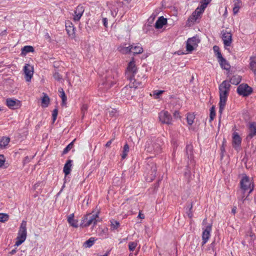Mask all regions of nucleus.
Wrapping results in <instances>:
<instances>
[{"instance_id": "38", "label": "nucleus", "mask_w": 256, "mask_h": 256, "mask_svg": "<svg viewBox=\"0 0 256 256\" xmlns=\"http://www.w3.org/2000/svg\"><path fill=\"white\" fill-rule=\"evenodd\" d=\"M106 114H108L110 117L116 116L118 114V112L114 108H108L106 110Z\"/></svg>"}, {"instance_id": "34", "label": "nucleus", "mask_w": 256, "mask_h": 256, "mask_svg": "<svg viewBox=\"0 0 256 256\" xmlns=\"http://www.w3.org/2000/svg\"><path fill=\"white\" fill-rule=\"evenodd\" d=\"M118 50L123 54H126L130 53L131 50V45L128 46H120L118 48Z\"/></svg>"}, {"instance_id": "60", "label": "nucleus", "mask_w": 256, "mask_h": 256, "mask_svg": "<svg viewBox=\"0 0 256 256\" xmlns=\"http://www.w3.org/2000/svg\"><path fill=\"white\" fill-rule=\"evenodd\" d=\"M138 217L140 218V219H144V214H142L140 212H139V214L138 215Z\"/></svg>"}, {"instance_id": "32", "label": "nucleus", "mask_w": 256, "mask_h": 256, "mask_svg": "<svg viewBox=\"0 0 256 256\" xmlns=\"http://www.w3.org/2000/svg\"><path fill=\"white\" fill-rule=\"evenodd\" d=\"M34 51L33 46H26L23 47L22 49V54L26 55L28 52H34Z\"/></svg>"}, {"instance_id": "14", "label": "nucleus", "mask_w": 256, "mask_h": 256, "mask_svg": "<svg viewBox=\"0 0 256 256\" xmlns=\"http://www.w3.org/2000/svg\"><path fill=\"white\" fill-rule=\"evenodd\" d=\"M84 8L82 4H79L76 6V10L74 11V14H73V20L74 22H78L84 12Z\"/></svg>"}, {"instance_id": "17", "label": "nucleus", "mask_w": 256, "mask_h": 256, "mask_svg": "<svg viewBox=\"0 0 256 256\" xmlns=\"http://www.w3.org/2000/svg\"><path fill=\"white\" fill-rule=\"evenodd\" d=\"M212 224H209L204 230L202 234V245L204 244L208 241L210 236V232L212 230Z\"/></svg>"}, {"instance_id": "28", "label": "nucleus", "mask_w": 256, "mask_h": 256, "mask_svg": "<svg viewBox=\"0 0 256 256\" xmlns=\"http://www.w3.org/2000/svg\"><path fill=\"white\" fill-rule=\"evenodd\" d=\"M255 57L251 56L250 58V68L254 72L255 75H256V60H255Z\"/></svg>"}, {"instance_id": "11", "label": "nucleus", "mask_w": 256, "mask_h": 256, "mask_svg": "<svg viewBox=\"0 0 256 256\" xmlns=\"http://www.w3.org/2000/svg\"><path fill=\"white\" fill-rule=\"evenodd\" d=\"M158 117L160 120L163 124H172V116L168 111H162L159 114Z\"/></svg>"}, {"instance_id": "42", "label": "nucleus", "mask_w": 256, "mask_h": 256, "mask_svg": "<svg viewBox=\"0 0 256 256\" xmlns=\"http://www.w3.org/2000/svg\"><path fill=\"white\" fill-rule=\"evenodd\" d=\"M216 116L215 108L214 106L210 108V121L212 122L214 120V118Z\"/></svg>"}, {"instance_id": "21", "label": "nucleus", "mask_w": 256, "mask_h": 256, "mask_svg": "<svg viewBox=\"0 0 256 256\" xmlns=\"http://www.w3.org/2000/svg\"><path fill=\"white\" fill-rule=\"evenodd\" d=\"M241 143L242 138L238 132H234L232 136V144L234 148L236 149L237 146L239 147L240 146Z\"/></svg>"}, {"instance_id": "16", "label": "nucleus", "mask_w": 256, "mask_h": 256, "mask_svg": "<svg viewBox=\"0 0 256 256\" xmlns=\"http://www.w3.org/2000/svg\"><path fill=\"white\" fill-rule=\"evenodd\" d=\"M25 78L26 82H30L33 76V68L29 64H26L24 68Z\"/></svg>"}, {"instance_id": "12", "label": "nucleus", "mask_w": 256, "mask_h": 256, "mask_svg": "<svg viewBox=\"0 0 256 256\" xmlns=\"http://www.w3.org/2000/svg\"><path fill=\"white\" fill-rule=\"evenodd\" d=\"M248 128V134L247 140H250L256 136V122H248L246 125Z\"/></svg>"}, {"instance_id": "44", "label": "nucleus", "mask_w": 256, "mask_h": 256, "mask_svg": "<svg viewBox=\"0 0 256 256\" xmlns=\"http://www.w3.org/2000/svg\"><path fill=\"white\" fill-rule=\"evenodd\" d=\"M137 246V242H130L128 243V249L130 251H134Z\"/></svg>"}, {"instance_id": "51", "label": "nucleus", "mask_w": 256, "mask_h": 256, "mask_svg": "<svg viewBox=\"0 0 256 256\" xmlns=\"http://www.w3.org/2000/svg\"><path fill=\"white\" fill-rule=\"evenodd\" d=\"M32 158H30L28 157V156L24 157V158L23 160L24 164H26L29 162L30 161L31 159H32Z\"/></svg>"}, {"instance_id": "46", "label": "nucleus", "mask_w": 256, "mask_h": 256, "mask_svg": "<svg viewBox=\"0 0 256 256\" xmlns=\"http://www.w3.org/2000/svg\"><path fill=\"white\" fill-rule=\"evenodd\" d=\"M58 114V110L57 108H54L52 113V122L54 123L56 121L57 116Z\"/></svg>"}, {"instance_id": "31", "label": "nucleus", "mask_w": 256, "mask_h": 256, "mask_svg": "<svg viewBox=\"0 0 256 256\" xmlns=\"http://www.w3.org/2000/svg\"><path fill=\"white\" fill-rule=\"evenodd\" d=\"M44 96L42 98V107H47L50 103V98L48 96L44 93H43Z\"/></svg>"}, {"instance_id": "47", "label": "nucleus", "mask_w": 256, "mask_h": 256, "mask_svg": "<svg viewBox=\"0 0 256 256\" xmlns=\"http://www.w3.org/2000/svg\"><path fill=\"white\" fill-rule=\"evenodd\" d=\"M88 106L86 104H83L81 108V111L82 114V117L84 116V114L87 112Z\"/></svg>"}, {"instance_id": "19", "label": "nucleus", "mask_w": 256, "mask_h": 256, "mask_svg": "<svg viewBox=\"0 0 256 256\" xmlns=\"http://www.w3.org/2000/svg\"><path fill=\"white\" fill-rule=\"evenodd\" d=\"M203 12L198 8L192 12L188 20V22H194L196 20Z\"/></svg>"}, {"instance_id": "27", "label": "nucleus", "mask_w": 256, "mask_h": 256, "mask_svg": "<svg viewBox=\"0 0 256 256\" xmlns=\"http://www.w3.org/2000/svg\"><path fill=\"white\" fill-rule=\"evenodd\" d=\"M10 142V138L8 137L3 136L0 140V148H4L8 145Z\"/></svg>"}, {"instance_id": "8", "label": "nucleus", "mask_w": 256, "mask_h": 256, "mask_svg": "<svg viewBox=\"0 0 256 256\" xmlns=\"http://www.w3.org/2000/svg\"><path fill=\"white\" fill-rule=\"evenodd\" d=\"M240 188L243 191L244 194L246 190H250L248 193L250 194L254 189V184L252 182L248 176L244 174L240 181Z\"/></svg>"}, {"instance_id": "50", "label": "nucleus", "mask_w": 256, "mask_h": 256, "mask_svg": "<svg viewBox=\"0 0 256 256\" xmlns=\"http://www.w3.org/2000/svg\"><path fill=\"white\" fill-rule=\"evenodd\" d=\"M5 162V158L3 154H0V168L4 166Z\"/></svg>"}, {"instance_id": "26", "label": "nucleus", "mask_w": 256, "mask_h": 256, "mask_svg": "<svg viewBox=\"0 0 256 256\" xmlns=\"http://www.w3.org/2000/svg\"><path fill=\"white\" fill-rule=\"evenodd\" d=\"M242 4V2L240 0H234L233 8V12L234 14H236L241 7Z\"/></svg>"}, {"instance_id": "48", "label": "nucleus", "mask_w": 256, "mask_h": 256, "mask_svg": "<svg viewBox=\"0 0 256 256\" xmlns=\"http://www.w3.org/2000/svg\"><path fill=\"white\" fill-rule=\"evenodd\" d=\"M53 76L57 80H60L62 78L61 75L58 72H56L54 74Z\"/></svg>"}, {"instance_id": "41", "label": "nucleus", "mask_w": 256, "mask_h": 256, "mask_svg": "<svg viewBox=\"0 0 256 256\" xmlns=\"http://www.w3.org/2000/svg\"><path fill=\"white\" fill-rule=\"evenodd\" d=\"M9 216L8 214L0 213V222H6L8 220Z\"/></svg>"}, {"instance_id": "5", "label": "nucleus", "mask_w": 256, "mask_h": 256, "mask_svg": "<svg viewBox=\"0 0 256 256\" xmlns=\"http://www.w3.org/2000/svg\"><path fill=\"white\" fill-rule=\"evenodd\" d=\"M157 168L156 164L153 162L148 160V162L146 166V170L145 172L146 180L148 182L152 181L156 176Z\"/></svg>"}, {"instance_id": "58", "label": "nucleus", "mask_w": 256, "mask_h": 256, "mask_svg": "<svg viewBox=\"0 0 256 256\" xmlns=\"http://www.w3.org/2000/svg\"><path fill=\"white\" fill-rule=\"evenodd\" d=\"M102 22L104 24V26L107 27L108 26V20L106 18H102Z\"/></svg>"}, {"instance_id": "54", "label": "nucleus", "mask_w": 256, "mask_h": 256, "mask_svg": "<svg viewBox=\"0 0 256 256\" xmlns=\"http://www.w3.org/2000/svg\"><path fill=\"white\" fill-rule=\"evenodd\" d=\"M173 116H174V118H180V112L178 111H175L174 114H173Z\"/></svg>"}, {"instance_id": "52", "label": "nucleus", "mask_w": 256, "mask_h": 256, "mask_svg": "<svg viewBox=\"0 0 256 256\" xmlns=\"http://www.w3.org/2000/svg\"><path fill=\"white\" fill-rule=\"evenodd\" d=\"M222 157L224 156V153L225 152V148H224V142H223L220 148Z\"/></svg>"}, {"instance_id": "53", "label": "nucleus", "mask_w": 256, "mask_h": 256, "mask_svg": "<svg viewBox=\"0 0 256 256\" xmlns=\"http://www.w3.org/2000/svg\"><path fill=\"white\" fill-rule=\"evenodd\" d=\"M164 92V90H155L153 92V93H154L153 94L154 96L156 95V96H158L162 94Z\"/></svg>"}, {"instance_id": "15", "label": "nucleus", "mask_w": 256, "mask_h": 256, "mask_svg": "<svg viewBox=\"0 0 256 256\" xmlns=\"http://www.w3.org/2000/svg\"><path fill=\"white\" fill-rule=\"evenodd\" d=\"M6 105L12 110H16L21 106L20 102L16 99L8 98L6 100Z\"/></svg>"}, {"instance_id": "13", "label": "nucleus", "mask_w": 256, "mask_h": 256, "mask_svg": "<svg viewBox=\"0 0 256 256\" xmlns=\"http://www.w3.org/2000/svg\"><path fill=\"white\" fill-rule=\"evenodd\" d=\"M222 39L224 46H230L232 42V34L226 30L222 31Z\"/></svg>"}, {"instance_id": "3", "label": "nucleus", "mask_w": 256, "mask_h": 256, "mask_svg": "<svg viewBox=\"0 0 256 256\" xmlns=\"http://www.w3.org/2000/svg\"><path fill=\"white\" fill-rule=\"evenodd\" d=\"M162 142L160 138H152L148 140L145 146V150L146 152L158 154L161 152Z\"/></svg>"}, {"instance_id": "57", "label": "nucleus", "mask_w": 256, "mask_h": 256, "mask_svg": "<svg viewBox=\"0 0 256 256\" xmlns=\"http://www.w3.org/2000/svg\"><path fill=\"white\" fill-rule=\"evenodd\" d=\"M213 50H214V52L215 54L217 53L218 52H220V48L218 46H214V47H213Z\"/></svg>"}, {"instance_id": "43", "label": "nucleus", "mask_w": 256, "mask_h": 256, "mask_svg": "<svg viewBox=\"0 0 256 256\" xmlns=\"http://www.w3.org/2000/svg\"><path fill=\"white\" fill-rule=\"evenodd\" d=\"M211 0H204V2L200 5V7H198V8L200 10H202V12H204L205 8L206 7L208 4H209Z\"/></svg>"}, {"instance_id": "1", "label": "nucleus", "mask_w": 256, "mask_h": 256, "mask_svg": "<svg viewBox=\"0 0 256 256\" xmlns=\"http://www.w3.org/2000/svg\"><path fill=\"white\" fill-rule=\"evenodd\" d=\"M137 68L133 58L128 64L126 70V77L130 80L128 85H126L122 89V93L124 94L127 100H131L134 96V92L136 88H142V81L138 82L136 84H134L135 80L132 82V77L137 73Z\"/></svg>"}, {"instance_id": "39", "label": "nucleus", "mask_w": 256, "mask_h": 256, "mask_svg": "<svg viewBox=\"0 0 256 256\" xmlns=\"http://www.w3.org/2000/svg\"><path fill=\"white\" fill-rule=\"evenodd\" d=\"M76 140V139L73 140L70 144H69L64 150L62 151V154H67L70 149L73 147L74 143V141Z\"/></svg>"}, {"instance_id": "45", "label": "nucleus", "mask_w": 256, "mask_h": 256, "mask_svg": "<svg viewBox=\"0 0 256 256\" xmlns=\"http://www.w3.org/2000/svg\"><path fill=\"white\" fill-rule=\"evenodd\" d=\"M120 223L116 220H113L111 222V228L116 230L120 226Z\"/></svg>"}, {"instance_id": "36", "label": "nucleus", "mask_w": 256, "mask_h": 256, "mask_svg": "<svg viewBox=\"0 0 256 256\" xmlns=\"http://www.w3.org/2000/svg\"><path fill=\"white\" fill-rule=\"evenodd\" d=\"M135 75H136V74L132 77V82L135 80L134 84H136L138 82H142V87H143L144 85V84L146 82V78L145 76L144 75H142V76H141L140 78H140V76H137L136 78H134Z\"/></svg>"}, {"instance_id": "24", "label": "nucleus", "mask_w": 256, "mask_h": 256, "mask_svg": "<svg viewBox=\"0 0 256 256\" xmlns=\"http://www.w3.org/2000/svg\"><path fill=\"white\" fill-rule=\"evenodd\" d=\"M68 224L74 228L78 227V221L74 219V214H72L68 217Z\"/></svg>"}, {"instance_id": "56", "label": "nucleus", "mask_w": 256, "mask_h": 256, "mask_svg": "<svg viewBox=\"0 0 256 256\" xmlns=\"http://www.w3.org/2000/svg\"><path fill=\"white\" fill-rule=\"evenodd\" d=\"M114 138L111 139L110 140L108 141L106 144V146L107 148H109L110 146V144H112V142L114 140Z\"/></svg>"}, {"instance_id": "23", "label": "nucleus", "mask_w": 256, "mask_h": 256, "mask_svg": "<svg viewBox=\"0 0 256 256\" xmlns=\"http://www.w3.org/2000/svg\"><path fill=\"white\" fill-rule=\"evenodd\" d=\"M72 160H67L66 162L64 165L63 172L64 173L66 176L69 174L70 172L71 168L72 166Z\"/></svg>"}, {"instance_id": "4", "label": "nucleus", "mask_w": 256, "mask_h": 256, "mask_svg": "<svg viewBox=\"0 0 256 256\" xmlns=\"http://www.w3.org/2000/svg\"><path fill=\"white\" fill-rule=\"evenodd\" d=\"M118 72L116 70H109L106 72L105 80L102 83L106 89L110 88L118 81Z\"/></svg>"}, {"instance_id": "25", "label": "nucleus", "mask_w": 256, "mask_h": 256, "mask_svg": "<svg viewBox=\"0 0 256 256\" xmlns=\"http://www.w3.org/2000/svg\"><path fill=\"white\" fill-rule=\"evenodd\" d=\"M131 49L132 50H133V53L134 54H142L143 52V48L141 44H137L136 46L132 44Z\"/></svg>"}, {"instance_id": "62", "label": "nucleus", "mask_w": 256, "mask_h": 256, "mask_svg": "<svg viewBox=\"0 0 256 256\" xmlns=\"http://www.w3.org/2000/svg\"><path fill=\"white\" fill-rule=\"evenodd\" d=\"M206 221H207L206 218H204V219L203 220L202 224H206Z\"/></svg>"}, {"instance_id": "35", "label": "nucleus", "mask_w": 256, "mask_h": 256, "mask_svg": "<svg viewBox=\"0 0 256 256\" xmlns=\"http://www.w3.org/2000/svg\"><path fill=\"white\" fill-rule=\"evenodd\" d=\"M129 150V146L128 144L126 143L124 146L122 153L121 155L122 160L124 159L127 156Z\"/></svg>"}, {"instance_id": "33", "label": "nucleus", "mask_w": 256, "mask_h": 256, "mask_svg": "<svg viewBox=\"0 0 256 256\" xmlns=\"http://www.w3.org/2000/svg\"><path fill=\"white\" fill-rule=\"evenodd\" d=\"M94 238L91 237L88 240H86L83 244V246L86 248L91 247L96 241Z\"/></svg>"}, {"instance_id": "37", "label": "nucleus", "mask_w": 256, "mask_h": 256, "mask_svg": "<svg viewBox=\"0 0 256 256\" xmlns=\"http://www.w3.org/2000/svg\"><path fill=\"white\" fill-rule=\"evenodd\" d=\"M58 92L60 93V96L62 100V105H65L66 104V101L67 100L66 96L62 88H60L58 89Z\"/></svg>"}, {"instance_id": "61", "label": "nucleus", "mask_w": 256, "mask_h": 256, "mask_svg": "<svg viewBox=\"0 0 256 256\" xmlns=\"http://www.w3.org/2000/svg\"><path fill=\"white\" fill-rule=\"evenodd\" d=\"M215 242H214L210 244V246L213 248L214 246Z\"/></svg>"}, {"instance_id": "2", "label": "nucleus", "mask_w": 256, "mask_h": 256, "mask_svg": "<svg viewBox=\"0 0 256 256\" xmlns=\"http://www.w3.org/2000/svg\"><path fill=\"white\" fill-rule=\"evenodd\" d=\"M230 86V84L228 80L223 81L219 85L220 102L218 112L220 116L222 115L224 108Z\"/></svg>"}, {"instance_id": "22", "label": "nucleus", "mask_w": 256, "mask_h": 256, "mask_svg": "<svg viewBox=\"0 0 256 256\" xmlns=\"http://www.w3.org/2000/svg\"><path fill=\"white\" fill-rule=\"evenodd\" d=\"M167 23V20L164 18V16L160 17L156 20L154 26L156 28H162Z\"/></svg>"}, {"instance_id": "64", "label": "nucleus", "mask_w": 256, "mask_h": 256, "mask_svg": "<svg viewBox=\"0 0 256 256\" xmlns=\"http://www.w3.org/2000/svg\"><path fill=\"white\" fill-rule=\"evenodd\" d=\"M108 254H109V252H108L107 253L105 254H104L102 256H108Z\"/></svg>"}, {"instance_id": "59", "label": "nucleus", "mask_w": 256, "mask_h": 256, "mask_svg": "<svg viewBox=\"0 0 256 256\" xmlns=\"http://www.w3.org/2000/svg\"><path fill=\"white\" fill-rule=\"evenodd\" d=\"M236 212V206H233L232 210V213L233 214H235Z\"/></svg>"}, {"instance_id": "9", "label": "nucleus", "mask_w": 256, "mask_h": 256, "mask_svg": "<svg viewBox=\"0 0 256 256\" xmlns=\"http://www.w3.org/2000/svg\"><path fill=\"white\" fill-rule=\"evenodd\" d=\"M200 42V40L197 36L189 38L186 42V51L188 52H191L198 46V44Z\"/></svg>"}, {"instance_id": "10", "label": "nucleus", "mask_w": 256, "mask_h": 256, "mask_svg": "<svg viewBox=\"0 0 256 256\" xmlns=\"http://www.w3.org/2000/svg\"><path fill=\"white\" fill-rule=\"evenodd\" d=\"M236 92L240 96H248L252 93V89L248 84H242L238 86Z\"/></svg>"}, {"instance_id": "49", "label": "nucleus", "mask_w": 256, "mask_h": 256, "mask_svg": "<svg viewBox=\"0 0 256 256\" xmlns=\"http://www.w3.org/2000/svg\"><path fill=\"white\" fill-rule=\"evenodd\" d=\"M249 194H250L248 193V196H247L246 197H245V195H244V194H243V192H242V196H239V197L238 198V200H241V201H242V202H244L246 200H247V198H248V196Z\"/></svg>"}, {"instance_id": "29", "label": "nucleus", "mask_w": 256, "mask_h": 256, "mask_svg": "<svg viewBox=\"0 0 256 256\" xmlns=\"http://www.w3.org/2000/svg\"><path fill=\"white\" fill-rule=\"evenodd\" d=\"M242 80L241 76L238 75H235L232 76L230 79L229 82H230L232 84L237 85Z\"/></svg>"}, {"instance_id": "40", "label": "nucleus", "mask_w": 256, "mask_h": 256, "mask_svg": "<svg viewBox=\"0 0 256 256\" xmlns=\"http://www.w3.org/2000/svg\"><path fill=\"white\" fill-rule=\"evenodd\" d=\"M194 116L192 114H188L187 115L186 120L188 124L189 125H192L194 123Z\"/></svg>"}, {"instance_id": "20", "label": "nucleus", "mask_w": 256, "mask_h": 256, "mask_svg": "<svg viewBox=\"0 0 256 256\" xmlns=\"http://www.w3.org/2000/svg\"><path fill=\"white\" fill-rule=\"evenodd\" d=\"M194 148L191 144H187L186 148V154L188 160L190 162L194 160Z\"/></svg>"}, {"instance_id": "6", "label": "nucleus", "mask_w": 256, "mask_h": 256, "mask_svg": "<svg viewBox=\"0 0 256 256\" xmlns=\"http://www.w3.org/2000/svg\"><path fill=\"white\" fill-rule=\"evenodd\" d=\"M98 214H88L84 216L80 226L82 228L88 227L90 225L94 226L98 221Z\"/></svg>"}, {"instance_id": "63", "label": "nucleus", "mask_w": 256, "mask_h": 256, "mask_svg": "<svg viewBox=\"0 0 256 256\" xmlns=\"http://www.w3.org/2000/svg\"><path fill=\"white\" fill-rule=\"evenodd\" d=\"M15 252H16V250H12L10 252V254H14Z\"/></svg>"}, {"instance_id": "30", "label": "nucleus", "mask_w": 256, "mask_h": 256, "mask_svg": "<svg viewBox=\"0 0 256 256\" xmlns=\"http://www.w3.org/2000/svg\"><path fill=\"white\" fill-rule=\"evenodd\" d=\"M221 68L224 70H228L230 68V65L224 58L218 60Z\"/></svg>"}, {"instance_id": "18", "label": "nucleus", "mask_w": 256, "mask_h": 256, "mask_svg": "<svg viewBox=\"0 0 256 256\" xmlns=\"http://www.w3.org/2000/svg\"><path fill=\"white\" fill-rule=\"evenodd\" d=\"M66 30L70 36H72V38L75 36V28L71 22L68 20L66 22Z\"/></svg>"}, {"instance_id": "55", "label": "nucleus", "mask_w": 256, "mask_h": 256, "mask_svg": "<svg viewBox=\"0 0 256 256\" xmlns=\"http://www.w3.org/2000/svg\"><path fill=\"white\" fill-rule=\"evenodd\" d=\"M216 56L218 58V60H220L221 59L224 58L222 56V54H221L220 52H218L216 54Z\"/></svg>"}, {"instance_id": "7", "label": "nucleus", "mask_w": 256, "mask_h": 256, "mask_svg": "<svg viewBox=\"0 0 256 256\" xmlns=\"http://www.w3.org/2000/svg\"><path fill=\"white\" fill-rule=\"evenodd\" d=\"M26 236V222L22 220L19 228L15 245L17 246L20 245L25 241Z\"/></svg>"}]
</instances>
